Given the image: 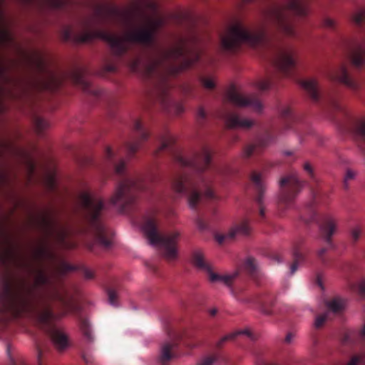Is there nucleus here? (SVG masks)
Returning a JSON list of instances; mask_svg holds the SVG:
<instances>
[{"mask_svg": "<svg viewBox=\"0 0 365 365\" xmlns=\"http://www.w3.org/2000/svg\"><path fill=\"white\" fill-rule=\"evenodd\" d=\"M351 288L361 296L365 297V278L359 279L351 283Z\"/></svg>", "mask_w": 365, "mask_h": 365, "instance_id": "16", "label": "nucleus"}, {"mask_svg": "<svg viewBox=\"0 0 365 365\" xmlns=\"http://www.w3.org/2000/svg\"><path fill=\"white\" fill-rule=\"evenodd\" d=\"M291 181H297L296 177L290 175V176H287V177L282 178L280 180L279 183H280L281 186H283L285 184H287Z\"/></svg>", "mask_w": 365, "mask_h": 365, "instance_id": "31", "label": "nucleus"}, {"mask_svg": "<svg viewBox=\"0 0 365 365\" xmlns=\"http://www.w3.org/2000/svg\"><path fill=\"white\" fill-rule=\"evenodd\" d=\"M52 341L59 349H64L68 345L67 335L61 331H54L52 334Z\"/></svg>", "mask_w": 365, "mask_h": 365, "instance_id": "8", "label": "nucleus"}, {"mask_svg": "<svg viewBox=\"0 0 365 365\" xmlns=\"http://www.w3.org/2000/svg\"><path fill=\"white\" fill-rule=\"evenodd\" d=\"M324 25L326 27L331 28L335 25V21L330 18H327L324 20Z\"/></svg>", "mask_w": 365, "mask_h": 365, "instance_id": "34", "label": "nucleus"}, {"mask_svg": "<svg viewBox=\"0 0 365 365\" xmlns=\"http://www.w3.org/2000/svg\"><path fill=\"white\" fill-rule=\"evenodd\" d=\"M327 315H319L316 317L314 321V327L316 328H320L326 322Z\"/></svg>", "mask_w": 365, "mask_h": 365, "instance_id": "24", "label": "nucleus"}, {"mask_svg": "<svg viewBox=\"0 0 365 365\" xmlns=\"http://www.w3.org/2000/svg\"><path fill=\"white\" fill-rule=\"evenodd\" d=\"M297 63V55L291 51H286L281 53L276 61V65L279 70L286 72L295 66Z\"/></svg>", "mask_w": 365, "mask_h": 365, "instance_id": "2", "label": "nucleus"}, {"mask_svg": "<svg viewBox=\"0 0 365 365\" xmlns=\"http://www.w3.org/2000/svg\"><path fill=\"white\" fill-rule=\"evenodd\" d=\"M165 146H166L165 143H163V144L162 145V146H161V148H165Z\"/></svg>", "mask_w": 365, "mask_h": 365, "instance_id": "46", "label": "nucleus"}, {"mask_svg": "<svg viewBox=\"0 0 365 365\" xmlns=\"http://www.w3.org/2000/svg\"><path fill=\"white\" fill-rule=\"evenodd\" d=\"M109 42L111 47L113 48H115L122 43V40L113 36L109 38Z\"/></svg>", "mask_w": 365, "mask_h": 365, "instance_id": "29", "label": "nucleus"}, {"mask_svg": "<svg viewBox=\"0 0 365 365\" xmlns=\"http://www.w3.org/2000/svg\"><path fill=\"white\" fill-rule=\"evenodd\" d=\"M336 223L330 220L326 225L321 227V232L324 237L329 239L332 235H334L336 230Z\"/></svg>", "mask_w": 365, "mask_h": 365, "instance_id": "12", "label": "nucleus"}, {"mask_svg": "<svg viewBox=\"0 0 365 365\" xmlns=\"http://www.w3.org/2000/svg\"><path fill=\"white\" fill-rule=\"evenodd\" d=\"M237 276V273L236 272L230 274H222L220 283L229 286L236 279Z\"/></svg>", "mask_w": 365, "mask_h": 365, "instance_id": "21", "label": "nucleus"}, {"mask_svg": "<svg viewBox=\"0 0 365 365\" xmlns=\"http://www.w3.org/2000/svg\"><path fill=\"white\" fill-rule=\"evenodd\" d=\"M9 38V32L6 29H0V43Z\"/></svg>", "mask_w": 365, "mask_h": 365, "instance_id": "32", "label": "nucleus"}, {"mask_svg": "<svg viewBox=\"0 0 365 365\" xmlns=\"http://www.w3.org/2000/svg\"><path fill=\"white\" fill-rule=\"evenodd\" d=\"M240 334H249V331L247 330L234 331L232 333L227 334L226 336H225L223 339L226 340L229 339H232Z\"/></svg>", "mask_w": 365, "mask_h": 365, "instance_id": "27", "label": "nucleus"}, {"mask_svg": "<svg viewBox=\"0 0 365 365\" xmlns=\"http://www.w3.org/2000/svg\"><path fill=\"white\" fill-rule=\"evenodd\" d=\"M215 84H216V82L212 78H207L204 79V81H203L204 86L209 89L214 88Z\"/></svg>", "mask_w": 365, "mask_h": 365, "instance_id": "28", "label": "nucleus"}, {"mask_svg": "<svg viewBox=\"0 0 365 365\" xmlns=\"http://www.w3.org/2000/svg\"><path fill=\"white\" fill-rule=\"evenodd\" d=\"M361 230L359 229V228H354L351 230V237H353V239L354 240H357L359 236L361 235Z\"/></svg>", "mask_w": 365, "mask_h": 365, "instance_id": "36", "label": "nucleus"}, {"mask_svg": "<svg viewBox=\"0 0 365 365\" xmlns=\"http://www.w3.org/2000/svg\"><path fill=\"white\" fill-rule=\"evenodd\" d=\"M299 84L312 98H317L318 97L320 86L317 79L314 78L304 79L299 82Z\"/></svg>", "mask_w": 365, "mask_h": 365, "instance_id": "5", "label": "nucleus"}, {"mask_svg": "<svg viewBox=\"0 0 365 365\" xmlns=\"http://www.w3.org/2000/svg\"><path fill=\"white\" fill-rule=\"evenodd\" d=\"M215 238L219 243H222L227 240H232L228 237V231L225 234H216Z\"/></svg>", "mask_w": 365, "mask_h": 365, "instance_id": "26", "label": "nucleus"}, {"mask_svg": "<svg viewBox=\"0 0 365 365\" xmlns=\"http://www.w3.org/2000/svg\"><path fill=\"white\" fill-rule=\"evenodd\" d=\"M351 62L355 67H361L365 63V46H361L352 53Z\"/></svg>", "mask_w": 365, "mask_h": 365, "instance_id": "9", "label": "nucleus"}, {"mask_svg": "<svg viewBox=\"0 0 365 365\" xmlns=\"http://www.w3.org/2000/svg\"><path fill=\"white\" fill-rule=\"evenodd\" d=\"M107 153H108V154H110V149L109 148H107Z\"/></svg>", "mask_w": 365, "mask_h": 365, "instance_id": "45", "label": "nucleus"}, {"mask_svg": "<svg viewBox=\"0 0 365 365\" xmlns=\"http://www.w3.org/2000/svg\"><path fill=\"white\" fill-rule=\"evenodd\" d=\"M329 309L334 313H339L346 307V302L341 299H334L328 304Z\"/></svg>", "mask_w": 365, "mask_h": 365, "instance_id": "14", "label": "nucleus"}, {"mask_svg": "<svg viewBox=\"0 0 365 365\" xmlns=\"http://www.w3.org/2000/svg\"><path fill=\"white\" fill-rule=\"evenodd\" d=\"M6 295L9 299H16L19 297V292L15 289H11L6 292Z\"/></svg>", "mask_w": 365, "mask_h": 365, "instance_id": "33", "label": "nucleus"}, {"mask_svg": "<svg viewBox=\"0 0 365 365\" xmlns=\"http://www.w3.org/2000/svg\"><path fill=\"white\" fill-rule=\"evenodd\" d=\"M61 83V77L56 73H47L43 78V83L49 88H53Z\"/></svg>", "mask_w": 365, "mask_h": 365, "instance_id": "11", "label": "nucleus"}, {"mask_svg": "<svg viewBox=\"0 0 365 365\" xmlns=\"http://www.w3.org/2000/svg\"><path fill=\"white\" fill-rule=\"evenodd\" d=\"M336 81L350 88H354L355 84L352 81L348 68L344 65H341L335 73Z\"/></svg>", "mask_w": 365, "mask_h": 365, "instance_id": "6", "label": "nucleus"}, {"mask_svg": "<svg viewBox=\"0 0 365 365\" xmlns=\"http://www.w3.org/2000/svg\"><path fill=\"white\" fill-rule=\"evenodd\" d=\"M180 234L179 232H173L170 233L165 240H164V244L165 245H173L175 243L178 239L179 238Z\"/></svg>", "mask_w": 365, "mask_h": 365, "instance_id": "22", "label": "nucleus"}, {"mask_svg": "<svg viewBox=\"0 0 365 365\" xmlns=\"http://www.w3.org/2000/svg\"><path fill=\"white\" fill-rule=\"evenodd\" d=\"M230 100L238 106H245L252 105L256 112H261L263 108L262 104L258 101H251L247 96L240 94H233L230 96Z\"/></svg>", "mask_w": 365, "mask_h": 365, "instance_id": "3", "label": "nucleus"}, {"mask_svg": "<svg viewBox=\"0 0 365 365\" xmlns=\"http://www.w3.org/2000/svg\"><path fill=\"white\" fill-rule=\"evenodd\" d=\"M357 175V173L353 170L347 169L346 170L344 177V181L346 186L348 185V183L355 179L356 176Z\"/></svg>", "mask_w": 365, "mask_h": 365, "instance_id": "23", "label": "nucleus"}, {"mask_svg": "<svg viewBox=\"0 0 365 365\" xmlns=\"http://www.w3.org/2000/svg\"><path fill=\"white\" fill-rule=\"evenodd\" d=\"M250 227L246 222L233 225L228 230V237L234 240L240 236L246 235L249 233Z\"/></svg>", "mask_w": 365, "mask_h": 365, "instance_id": "7", "label": "nucleus"}, {"mask_svg": "<svg viewBox=\"0 0 365 365\" xmlns=\"http://www.w3.org/2000/svg\"><path fill=\"white\" fill-rule=\"evenodd\" d=\"M359 363V358L358 357H352L346 364V365H357Z\"/></svg>", "mask_w": 365, "mask_h": 365, "instance_id": "38", "label": "nucleus"}, {"mask_svg": "<svg viewBox=\"0 0 365 365\" xmlns=\"http://www.w3.org/2000/svg\"><path fill=\"white\" fill-rule=\"evenodd\" d=\"M262 30H253L242 21L234 22L221 37V45L225 49L232 48L238 42H257L264 38Z\"/></svg>", "mask_w": 365, "mask_h": 365, "instance_id": "1", "label": "nucleus"}, {"mask_svg": "<svg viewBox=\"0 0 365 365\" xmlns=\"http://www.w3.org/2000/svg\"><path fill=\"white\" fill-rule=\"evenodd\" d=\"M254 124V122L251 120H242L240 122V125L242 127L249 128Z\"/></svg>", "mask_w": 365, "mask_h": 365, "instance_id": "37", "label": "nucleus"}, {"mask_svg": "<svg viewBox=\"0 0 365 365\" xmlns=\"http://www.w3.org/2000/svg\"><path fill=\"white\" fill-rule=\"evenodd\" d=\"M200 200V195L197 190H192L187 199L188 205L191 208H194Z\"/></svg>", "mask_w": 365, "mask_h": 365, "instance_id": "20", "label": "nucleus"}, {"mask_svg": "<svg viewBox=\"0 0 365 365\" xmlns=\"http://www.w3.org/2000/svg\"><path fill=\"white\" fill-rule=\"evenodd\" d=\"M128 38L130 39H138L139 38V37L138 36H130Z\"/></svg>", "mask_w": 365, "mask_h": 365, "instance_id": "44", "label": "nucleus"}, {"mask_svg": "<svg viewBox=\"0 0 365 365\" xmlns=\"http://www.w3.org/2000/svg\"><path fill=\"white\" fill-rule=\"evenodd\" d=\"M187 188V182L182 179H177L173 182V189L178 195H182L185 193Z\"/></svg>", "mask_w": 365, "mask_h": 365, "instance_id": "17", "label": "nucleus"}, {"mask_svg": "<svg viewBox=\"0 0 365 365\" xmlns=\"http://www.w3.org/2000/svg\"><path fill=\"white\" fill-rule=\"evenodd\" d=\"M163 255L168 260H174L178 256V250L174 245H165V251Z\"/></svg>", "mask_w": 365, "mask_h": 365, "instance_id": "13", "label": "nucleus"}, {"mask_svg": "<svg viewBox=\"0 0 365 365\" xmlns=\"http://www.w3.org/2000/svg\"><path fill=\"white\" fill-rule=\"evenodd\" d=\"M304 171L312 178L314 179V168L312 165L309 163H305L303 165Z\"/></svg>", "mask_w": 365, "mask_h": 365, "instance_id": "25", "label": "nucleus"}, {"mask_svg": "<svg viewBox=\"0 0 365 365\" xmlns=\"http://www.w3.org/2000/svg\"><path fill=\"white\" fill-rule=\"evenodd\" d=\"M192 264L204 272L206 271V268L210 267V263L205 259V256L200 252H195L193 253Z\"/></svg>", "mask_w": 365, "mask_h": 365, "instance_id": "10", "label": "nucleus"}, {"mask_svg": "<svg viewBox=\"0 0 365 365\" xmlns=\"http://www.w3.org/2000/svg\"><path fill=\"white\" fill-rule=\"evenodd\" d=\"M142 138H145H145H146V135H143L142 136Z\"/></svg>", "mask_w": 365, "mask_h": 365, "instance_id": "47", "label": "nucleus"}, {"mask_svg": "<svg viewBox=\"0 0 365 365\" xmlns=\"http://www.w3.org/2000/svg\"><path fill=\"white\" fill-rule=\"evenodd\" d=\"M212 361L211 359H206L200 365H211Z\"/></svg>", "mask_w": 365, "mask_h": 365, "instance_id": "42", "label": "nucleus"}, {"mask_svg": "<svg viewBox=\"0 0 365 365\" xmlns=\"http://www.w3.org/2000/svg\"><path fill=\"white\" fill-rule=\"evenodd\" d=\"M197 116L200 118H204L205 116H206V112L205 110L200 108L197 110Z\"/></svg>", "mask_w": 365, "mask_h": 365, "instance_id": "40", "label": "nucleus"}, {"mask_svg": "<svg viewBox=\"0 0 365 365\" xmlns=\"http://www.w3.org/2000/svg\"><path fill=\"white\" fill-rule=\"evenodd\" d=\"M205 196H207V197H212L214 196V192L210 190V189H207L205 192Z\"/></svg>", "mask_w": 365, "mask_h": 365, "instance_id": "41", "label": "nucleus"}, {"mask_svg": "<svg viewBox=\"0 0 365 365\" xmlns=\"http://www.w3.org/2000/svg\"><path fill=\"white\" fill-rule=\"evenodd\" d=\"M205 273L212 283H220L222 274L215 272L211 266L206 268Z\"/></svg>", "mask_w": 365, "mask_h": 365, "instance_id": "18", "label": "nucleus"}, {"mask_svg": "<svg viewBox=\"0 0 365 365\" xmlns=\"http://www.w3.org/2000/svg\"><path fill=\"white\" fill-rule=\"evenodd\" d=\"M162 359L163 360H168L170 359V354L169 353V351L167 349H163V354H162Z\"/></svg>", "mask_w": 365, "mask_h": 365, "instance_id": "39", "label": "nucleus"}, {"mask_svg": "<svg viewBox=\"0 0 365 365\" xmlns=\"http://www.w3.org/2000/svg\"><path fill=\"white\" fill-rule=\"evenodd\" d=\"M356 129L359 132L365 133V118L361 119L357 122Z\"/></svg>", "mask_w": 365, "mask_h": 365, "instance_id": "30", "label": "nucleus"}, {"mask_svg": "<svg viewBox=\"0 0 365 365\" xmlns=\"http://www.w3.org/2000/svg\"><path fill=\"white\" fill-rule=\"evenodd\" d=\"M352 19L357 24L365 21V7L356 8L352 14Z\"/></svg>", "mask_w": 365, "mask_h": 365, "instance_id": "19", "label": "nucleus"}, {"mask_svg": "<svg viewBox=\"0 0 365 365\" xmlns=\"http://www.w3.org/2000/svg\"><path fill=\"white\" fill-rule=\"evenodd\" d=\"M128 187L126 185L122 184L120 185L111 197V202L113 204H116L128 192Z\"/></svg>", "mask_w": 365, "mask_h": 365, "instance_id": "15", "label": "nucleus"}, {"mask_svg": "<svg viewBox=\"0 0 365 365\" xmlns=\"http://www.w3.org/2000/svg\"><path fill=\"white\" fill-rule=\"evenodd\" d=\"M295 12H296V14H297L299 16L305 15L307 14L306 11L303 10V9H297L295 11Z\"/></svg>", "mask_w": 365, "mask_h": 365, "instance_id": "43", "label": "nucleus"}, {"mask_svg": "<svg viewBox=\"0 0 365 365\" xmlns=\"http://www.w3.org/2000/svg\"><path fill=\"white\" fill-rule=\"evenodd\" d=\"M143 230L150 244L155 245L161 241V237L157 232L156 223L154 221H147L143 227Z\"/></svg>", "mask_w": 365, "mask_h": 365, "instance_id": "4", "label": "nucleus"}, {"mask_svg": "<svg viewBox=\"0 0 365 365\" xmlns=\"http://www.w3.org/2000/svg\"><path fill=\"white\" fill-rule=\"evenodd\" d=\"M246 265L252 270L255 269L257 267L255 260L253 259H247L246 261Z\"/></svg>", "mask_w": 365, "mask_h": 365, "instance_id": "35", "label": "nucleus"}]
</instances>
